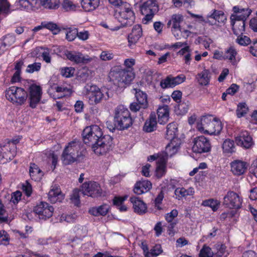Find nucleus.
I'll list each match as a JSON object with an SVG mask.
<instances>
[{"instance_id":"nucleus-1","label":"nucleus","mask_w":257,"mask_h":257,"mask_svg":"<svg viewBox=\"0 0 257 257\" xmlns=\"http://www.w3.org/2000/svg\"><path fill=\"white\" fill-rule=\"evenodd\" d=\"M82 136L84 143L91 146L92 151L97 155L104 154L111 149L112 138L103 136L101 128L97 125L86 127Z\"/></svg>"},{"instance_id":"nucleus-2","label":"nucleus","mask_w":257,"mask_h":257,"mask_svg":"<svg viewBox=\"0 0 257 257\" xmlns=\"http://www.w3.org/2000/svg\"><path fill=\"white\" fill-rule=\"evenodd\" d=\"M81 146L79 142L72 141L65 147L62 156L64 165H69L79 160L82 156Z\"/></svg>"},{"instance_id":"nucleus-3","label":"nucleus","mask_w":257,"mask_h":257,"mask_svg":"<svg viewBox=\"0 0 257 257\" xmlns=\"http://www.w3.org/2000/svg\"><path fill=\"white\" fill-rule=\"evenodd\" d=\"M114 123L119 130L128 128L133 124V119L128 109L124 105H119L114 109Z\"/></svg>"},{"instance_id":"nucleus-4","label":"nucleus","mask_w":257,"mask_h":257,"mask_svg":"<svg viewBox=\"0 0 257 257\" xmlns=\"http://www.w3.org/2000/svg\"><path fill=\"white\" fill-rule=\"evenodd\" d=\"M82 93L91 104H97L102 99H107L109 97L108 92L105 88L100 89L95 85H86Z\"/></svg>"},{"instance_id":"nucleus-5","label":"nucleus","mask_w":257,"mask_h":257,"mask_svg":"<svg viewBox=\"0 0 257 257\" xmlns=\"http://www.w3.org/2000/svg\"><path fill=\"white\" fill-rule=\"evenodd\" d=\"M114 16L122 26L131 25L135 20V13L131 5L123 3L117 7Z\"/></svg>"},{"instance_id":"nucleus-6","label":"nucleus","mask_w":257,"mask_h":257,"mask_svg":"<svg viewBox=\"0 0 257 257\" xmlns=\"http://www.w3.org/2000/svg\"><path fill=\"white\" fill-rule=\"evenodd\" d=\"M6 97L12 103L22 105L26 102L28 93L24 88L13 86L6 90Z\"/></svg>"},{"instance_id":"nucleus-7","label":"nucleus","mask_w":257,"mask_h":257,"mask_svg":"<svg viewBox=\"0 0 257 257\" xmlns=\"http://www.w3.org/2000/svg\"><path fill=\"white\" fill-rule=\"evenodd\" d=\"M143 1V0H141L143 4L141 7V11L145 16L143 19V22L147 24L152 20L154 14L158 11L159 8L155 0H148L145 2Z\"/></svg>"},{"instance_id":"nucleus-8","label":"nucleus","mask_w":257,"mask_h":257,"mask_svg":"<svg viewBox=\"0 0 257 257\" xmlns=\"http://www.w3.org/2000/svg\"><path fill=\"white\" fill-rule=\"evenodd\" d=\"M20 139L13 140L4 146L0 145V163L5 164L15 157L17 153L16 144Z\"/></svg>"},{"instance_id":"nucleus-9","label":"nucleus","mask_w":257,"mask_h":257,"mask_svg":"<svg viewBox=\"0 0 257 257\" xmlns=\"http://www.w3.org/2000/svg\"><path fill=\"white\" fill-rule=\"evenodd\" d=\"M226 20V16L223 11L213 9L207 15L206 24L218 27L224 24Z\"/></svg>"},{"instance_id":"nucleus-10","label":"nucleus","mask_w":257,"mask_h":257,"mask_svg":"<svg viewBox=\"0 0 257 257\" xmlns=\"http://www.w3.org/2000/svg\"><path fill=\"white\" fill-rule=\"evenodd\" d=\"M54 208L46 202H41L34 208L33 211L40 219L46 220L52 216Z\"/></svg>"},{"instance_id":"nucleus-11","label":"nucleus","mask_w":257,"mask_h":257,"mask_svg":"<svg viewBox=\"0 0 257 257\" xmlns=\"http://www.w3.org/2000/svg\"><path fill=\"white\" fill-rule=\"evenodd\" d=\"M192 151L196 153L209 152L211 150V144L209 140L203 136L196 137L193 141Z\"/></svg>"},{"instance_id":"nucleus-12","label":"nucleus","mask_w":257,"mask_h":257,"mask_svg":"<svg viewBox=\"0 0 257 257\" xmlns=\"http://www.w3.org/2000/svg\"><path fill=\"white\" fill-rule=\"evenodd\" d=\"M242 203L241 197L233 191L227 192L223 198V205L229 208H239L241 206Z\"/></svg>"},{"instance_id":"nucleus-13","label":"nucleus","mask_w":257,"mask_h":257,"mask_svg":"<svg viewBox=\"0 0 257 257\" xmlns=\"http://www.w3.org/2000/svg\"><path fill=\"white\" fill-rule=\"evenodd\" d=\"M82 193L88 196L96 197L101 195V189L99 185L94 181H87L81 186Z\"/></svg>"},{"instance_id":"nucleus-14","label":"nucleus","mask_w":257,"mask_h":257,"mask_svg":"<svg viewBox=\"0 0 257 257\" xmlns=\"http://www.w3.org/2000/svg\"><path fill=\"white\" fill-rule=\"evenodd\" d=\"M232 13L230 20H240L245 21L252 13V10L248 7H243L241 6H235L232 8Z\"/></svg>"},{"instance_id":"nucleus-15","label":"nucleus","mask_w":257,"mask_h":257,"mask_svg":"<svg viewBox=\"0 0 257 257\" xmlns=\"http://www.w3.org/2000/svg\"><path fill=\"white\" fill-rule=\"evenodd\" d=\"M42 94V89L40 86L32 84L29 88V94L28 96L30 100V106L32 108H35L39 103Z\"/></svg>"},{"instance_id":"nucleus-16","label":"nucleus","mask_w":257,"mask_h":257,"mask_svg":"<svg viewBox=\"0 0 257 257\" xmlns=\"http://www.w3.org/2000/svg\"><path fill=\"white\" fill-rule=\"evenodd\" d=\"M183 20L184 17L182 15L176 14L173 15L168 22V27H171L172 34L177 39H179L180 34H181L180 24Z\"/></svg>"},{"instance_id":"nucleus-17","label":"nucleus","mask_w":257,"mask_h":257,"mask_svg":"<svg viewBox=\"0 0 257 257\" xmlns=\"http://www.w3.org/2000/svg\"><path fill=\"white\" fill-rule=\"evenodd\" d=\"M66 58L75 64H86L93 60V58L88 55H84L79 51H67L65 53Z\"/></svg>"},{"instance_id":"nucleus-18","label":"nucleus","mask_w":257,"mask_h":257,"mask_svg":"<svg viewBox=\"0 0 257 257\" xmlns=\"http://www.w3.org/2000/svg\"><path fill=\"white\" fill-rule=\"evenodd\" d=\"M185 80L186 76L183 74H180L176 77L169 75L161 80L160 86L163 88H173L182 83Z\"/></svg>"},{"instance_id":"nucleus-19","label":"nucleus","mask_w":257,"mask_h":257,"mask_svg":"<svg viewBox=\"0 0 257 257\" xmlns=\"http://www.w3.org/2000/svg\"><path fill=\"white\" fill-rule=\"evenodd\" d=\"M235 140L238 146L246 149L251 148L254 144L251 137L246 131H241L235 138Z\"/></svg>"},{"instance_id":"nucleus-20","label":"nucleus","mask_w":257,"mask_h":257,"mask_svg":"<svg viewBox=\"0 0 257 257\" xmlns=\"http://www.w3.org/2000/svg\"><path fill=\"white\" fill-rule=\"evenodd\" d=\"M48 196L49 201L52 203L61 202L64 198V195L57 184L52 185Z\"/></svg>"},{"instance_id":"nucleus-21","label":"nucleus","mask_w":257,"mask_h":257,"mask_svg":"<svg viewBox=\"0 0 257 257\" xmlns=\"http://www.w3.org/2000/svg\"><path fill=\"white\" fill-rule=\"evenodd\" d=\"M16 5L18 9L27 11L40 7L39 0H17Z\"/></svg>"},{"instance_id":"nucleus-22","label":"nucleus","mask_w":257,"mask_h":257,"mask_svg":"<svg viewBox=\"0 0 257 257\" xmlns=\"http://www.w3.org/2000/svg\"><path fill=\"white\" fill-rule=\"evenodd\" d=\"M130 201L132 204L133 208L135 213L142 215L147 212V206L140 198L136 196L131 197Z\"/></svg>"},{"instance_id":"nucleus-23","label":"nucleus","mask_w":257,"mask_h":257,"mask_svg":"<svg viewBox=\"0 0 257 257\" xmlns=\"http://www.w3.org/2000/svg\"><path fill=\"white\" fill-rule=\"evenodd\" d=\"M248 166V164L246 162L239 160H234L230 163L231 172L237 176L243 174Z\"/></svg>"},{"instance_id":"nucleus-24","label":"nucleus","mask_w":257,"mask_h":257,"mask_svg":"<svg viewBox=\"0 0 257 257\" xmlns=\"http://www.w3.org/2000/svg\"><path fill=\"white\" fill-rule=\"evenodd\" d=\"M142 29L140 25L134 26L132 29V32L128 35L127 37L128 46L131 47L135 45L142 36Z\"/></svg>"},{"instance_id":"nucleus-25","label":"nucleus","mask_w":257,"mask_h":257,"mask_svg":"<svg viewBox=\"0 0 257 257\" xmlns=\"http://www.w3.org/2000/svg\"><path fill=\"white\" fill-rule=\"evenodd\" d=\"M170 141V143L166 147L165 152H163L164 156L167 158V160L168 157H171L177 153L182 143L181 139L174 140V141Z\"/></svg>"},{"instance_id":"nucleus-26","label":"nucleus","mask_w":257,"mask_h":257,"mask_svg":"<svg viewBox=\"0 0 257 257\" xmlns=\"http://www.w3.org/2000/svg\"><path fill=\"white\" fill-rule=\"evenodd\" d=\"M212 116H203L197 121V130L201 134L207 135L210 123L211 122Z\"/></svg>"},{"instance_id":"nucleus-27","label":"nucleus","mask_w":257,"mask_h":257,"mask_svg":"<svg viewBox=\"0 0 257 257\" xmlns=\"http://www.w3.org/2000/svg\"><path fill=\"white\" fill-rule=\"evenodd\" d=\"M152 186L150 181L146 180H141L135 184L134 192L136 194L141 195L148 192L152 188Z\"/></svg>"},{"instance_id":"nucleus-28","label":"nucleus","mask_w":257,"mask_h":257,"mask_svg":"<svg viewBox=\"0 0 257 257\" xmlns=\"http://www.w3.org/2000/svg\"><path fill=\"white\" fill-rule=\"evenodd\" d=\"M223 128V124L221 121L218 118L212 116L211 122L210 123V126L208 131V135L217 136L219 135Z\"/></svg>"},{"instance_id":"nucleus-29","label":"nucleus","mask_w":257,"mask_h":257,"mask_svg":"<svg viewBox=\"0 0 257 257\" xmlns=\"http://www.w3.org/2000/svg\"><path fill=\"white\" fill-rule=\"evenodd\" d=\"M122 74V69L119 66H115L111 68L108 77L114 84L119 85L121 84Z\"/></svg>"},{"instance_id":"nucleus-30","label":"nucleus","mask_w":257,"mask_h":257,"mask_svg":"<svg viewBox=\"0 0 257 257\" xmlns=\"http://www.w3.org/2000/svg\"><path fill=\"white\" fill-rule=\"evenodd\" d=\"M223 154L225 156H230L235 152V146L232 140L226 139L222 144Z\"/></svg>"},{"instance_id":"nucleus-31","label":"nucleus","mask_w":257,"mask_h":257,"mask_svg":"<svg viewBox=\"0 0 257 257\" xmlns=\"http://www.w3.org/2000/svg\"><path fill=\"white\" fill-rule=\"evenodd\" d=\"M195 193L194 189L193 187L185 188L184 187H178L175 190L176 197L179 200L188 196H192Z\"/></svg>"},{"instance_id":"nucleus-32","label":"nucleus","mask_w":257,"mask_h":257,"mask_svg":"<svg viewBox=\"0 0 257 257\" xmlns=\"http://www.w3.org/2000/svg\"><path fill=\"white\" fill-rule=\"evenodd\" d=\"M178 126L176 123H169L167 127L166 138L168 140L180 139L178 137Z\"/></svg>"},{"instance_id":"nucleus-33","label":"nucleus","mask_w":257,"mask_h":257,"mask_svg":"<svg viewBox=\"0 0 257 257\" xmlns=\"http://www.w3.org/2000/svg\"><path fill=\"white\" fill-rule=\"evenodd\" d=\"M128 198L127 195H125L123 196H115L113 199V204L116 208L121 212H126L128 210V207L124 204Z\"/></svg>"},{"instance_id":"nucleus-34","label":"nucleus","mask_w":257,"mask_h":257,"mask_svg":"<svg viewBox=\"0 0 257 257\" xmlns=\"http://www.w3.org/2000/svg\"><path fill=\"white\" fill-rule=\"evenodd\" d=\"M158 122L160 124H165L169 120V109L167 105L160 106L157 111Z\"/></svg>"},{"instance_id":"nucleus-35","label":"nucleus","mask_w":257,"mask_h":257,"mask_svg":"<svg viewBox=\"0 0 257 257\" xmlns=\"http://www.w3.org/2000/svg\"><path fill=\"white\" fill-rule=\"evenodd\" d=\"M237 52L232 47H230L225 51L224 59H228L233 65H236L239 61L237 57Z\"/></svg>"},{"instance_id":"nucleus-36","label":"nucleus","mask_w":257,"mask_h":257,"mask_svg":"<svg viewBox=\"0 0 257 257\" xmlns=\"http://www.w3.org/2000/svg\"><path fill=\"white\" fill-rule=\"evenodd\" d=\"M161 162L157 164V166L155 170V176L158 178H161L165 175L166 173V163L167 159L161 158L160 159Z\"/></svg>"},{"instance_id":"nucleus-37","label":"nucleus","mask_w":257,"mask_h":257,"mask_svg":"<svg viewBox=\"0 0 257 257\" xmlns=\"http://www.w3.org/2000/svg\"><path fill=\"white\" fill-rule=\"evenodd\" d=\"M133 91L138 103L142 107H147L148 104L147 94L140 89H134Z\"/></svg>"},{"instance_id":"nucleus-38","label":"nucleus","mask_w":257,"mask_h":257,"mask_svg":"<svg viewBox=\"0 0 257 257\" xmlns=\"http://www.w3.org/2000/svg\"><path fill=\"white\" fill-rule=\"evenodd\" d=\"M234 34L236 35L242 34L245 31V21L230 20Z\"/></svg>"},{"instance_id":"nucleus-39","label":"nucleus","mask_w":257,"mask_h":257,"mask_svg":"<svg viewBox=\"0 0 257 257\" xmlns=\"http://www.w3.org/2000/svg\"><path fill=\"white\" fill-rule=\"evenodd\" d=\"M157 121L155 113H151L149 118L146 120L144 126V131L146 132H152L156 129Z\"/></svg>"},{"instance_id":"nucleus-40","label":"nucleus","mask_w":257,"mask_h":257,"mask_svg":"<svg viewBox=\"0 0 257 257\" xmlns=\"http://www.w3.org/2000/svg\"><path fill=\"white\" fill-rule=\"evenodd\" d=\"M109 210V206L107 204H103L97 207H92L89 210V212L94 216H104Z\"/></svg>"},{"instance_id":"nucleus-41","label":"nucleus","mask_w":257,"mask_h":257,"mask_svg":"<svg viewBox=\"0 0 257 257\" xmlns=\"http://www.w3.org/2000/svg\"><path fill=\"white\" fill-rule=\"evenodd\" d=\"M30 175L33 180L38 181L42 179L43 172L37 165L32 164L30 168Z\"/></svg>"},{"instance_id":"nucleus-42","label":"nucleus","mask_w":257,"mask_h":257,"mask_svg":"<svg viewBox=\"0 0 257 257\" xmlns=\"http://www.w3.org/2000/svg\"><path fill=\"white\" fill-rule=\"evenodd\" d=\"M99 5V0H81L82 7L86 12L95 10Z\"/></svg>"},{"instance_id":"nucleus-43","label":"nucleus","mask_w":257,"mask_h":257,"mask_svg":"<svg viewBox=\"0 0 257 257\" xmlns=\"http://www.w3.org/2000/svg\"><path fill=\"white\" fill-rule=\"evenodd\" d=\"M210 77L209 71L204 69L197 75L196 78L200 85H207L209 83Z\"/></svg>"},{"instance_id":"nucleus-44","label":"nucleus","mask_w":257,"mask_h":257,"mask_svg":"<svg viewBox=\"0 0 257 257\" xmlns=\"http://www.w3.org/2000/svg\"><path fill=\"white\" fill-rule=\"evenodd\" d=\"M60 0H39V4L46 9H57L60 6Z\"/></svg>"},{"instance_id":"nucleus-45","label":"nucleus","mask_w":257,"mask_h":257,"mask_svg":"<svg viewBox=\"0 0 257 257\" xmlns=\"http://www.w3.org/2000/svg\"><path fill=\"white\" fill-rule=\"evenodd\" d=\"M122 78L121 81V84H130L135 78V74L133 69L131 70H126L122 69Z\"/></svg>"},{"instance_id":"nucleus-46","label":"nucleus","mask_w":257,"mask_h":257,"mask_svg":"<svg viewBox=\"0 0 257 257\" xmlns=\"http://www.w3.org/2000/svg\"><path fill=\"white\" fill-rule=\"evenodd\" d=\"M16 40V38L14 35L8 34L3 37L2 41L0 42L2 43L3 47L5 50L9 47L13 45Z\"/></svg>"},{"instance_id":"nucleus-47","label":"nucleus","mask_w":257,"mask_h":257,"mask_svg":"<svg viewBox=\"0 0 257 257\" xmlns=\"http://www.w3.org/2000/svg\"><path fill=\"white\" fill-rule=\"evenodd\" d=\"M11 12L10 3L7 0H0V18L5 17Z\"/></svg>"},{"instance_id":"nucleus-48","label":"nucleus","mask_w":257,"mask_h":257,"mask_svg":"<svg viewBox=\"0 0 257 257\" xmlns=\"http://www.w3.org/2000/svg\"><path fill=\"white\" fill-rule=\"evenodd\" d=\"M220 204V201L216 199H209L203 201L201 205L204 206L209 207L213 211H215L218 209Z\"/></svg>"},{"instance_id":"nucleus-49","label":"nucleus","mask_w":257,"mask_h":257,"mask_svg":"<svg viewBox=\"0 0 257 257\" xmlns=\"http://www.w3.org/2000/svg\"><path fill=\"white\" fill-rule=\"evenodd\" d=\"M54 89L56 92L60 93V94L58 96V98H61L69 95L71 94L72 92L70 88H68L63 85L55 86L54 87Z\"/></svg>"},{"instance_id":"nucleus-50","label":"nucleus","mask_w":257,"mask_h":257,"mask_svg":"<svg viewBox=\"0 0 257 257\" xmlns=\"http://www.w3.org/2000/svg\"><path fill=\"white\" fill-rule=\"evenodd\" d=\"M214 255V252L206 244L203 246L199 253V257H213Z\"/></svg>"},{"instance_id":"nucleus-51","label":"nucleus","mask_w":257,"mask_h":257,"mask_svg":"<svg viewBox=\"0 0 257 257\" xmlns=\"http://www.w3.org/2000/svg\"><path fill=\"white\" fill-rule=\"evenodd\" d=\"M163 251L160 244L155 245L150 250L146 253V257H156L160 254Z\"/></svg>"},{"instance_id":"nucleus-52","label":"nucleus","mask_w":257,"mask_h":257,"mask_svg":"<svg viewBox=\"0 0 257 257\" xmlns=\"http://www.w3.org/2000/svg\"><path fill=\"white\" fill-rule=\"evenodd\" d=\"M248 112V107L245 103H240L237 105L236 115L238 118L244 116Z\"/></svg>"},{"instance_id":"nucleus-53","label":"nucleus","mask_w":257,"mask_h":257,"mask_svg":"<svg viewBox=\"0 0 257 257\" xmlns=\"http://www.w3.org/2000/svg\"><path fill=\"white\" fill-rule=\"evenodd\" d=\"M178 214V211L176 209H173L170 212L167 213L165 215L166 221L169 223H171V228H173L176 224V222H173V220L174 218L177 216Z\"/></svg>"},{"instance_id":"nucleus-54","label":"nucleus","mask_w":257,"mask_h":257,"mask_svg":"<svg viewBox=\"0 0 257 257\" xmlns=\"http://www.w3.org/2000/svg\"><path fill=\"white\" fill-rule=\"evenodd\" d=\"M77 29L68 28L66 29V39L68 41H73L77 37Z\"/></svg>"},{"instance_id":"nucleus-55","label":"nucleus","mask_w":257,"mask_h":257,"mask_svg":"<svg viewBox=\"0 0 257 257\" xmlns=\"http://www.w3.org/2000/svg\"><path fill=\"white\" fill-rule=\"evenodd\" d=\"M44 27L51 31L53 34H57L60 32V28L56 24L51 22L45 21Z\"/></svg>"},{"instance_id":"nucleus-56","label":"nucleus","mask_w":257,"mask_h":257,"mask_svg":"<svg viewBox=\"0 0 257 257\" xmlns=\"http://www.w3.org/2000/svg\"><path fill=\"white\" fill-rule=\"evenodd\" d=\"M114 56V55L111 51L104 50L101 52L99 58L102 61H106L111 60Z\"/></svg>"},{"instance_id":"nucleus-57","label":"nucleus","mask_w":257,"mask_h":257,"mask_svg":"<svg viewBox=\"0 0 257 257\" xmlns=\"http://www.w3.org/2000/svg\"><path fill=\"white\" fill-rule=\"evenodd\" d=\"M62 6V8L66 11H74L77 7L76 5L70 0H64Z\"/></svg>"},{"instance_id":"nucleus-58","label":"nucleus","mask_w":257,"mask_h":257,"mask_svg":"<svg viewBox=\"0 0 257 257\" xmlns=\"http://www.w3.org/2000/svg\"><path fill=\"white\" fill-rule=\"evenodd\" d=\"M77 218V216L76 214H63L61 215L59 218L60 222H73Z\"/></svg>"},{"instance_id":"nucleus-59","label":"nucleus","mask_w":257,"mask_h":257,"mask_svg":"<svg viewBox=\"0 0 257 257\" xmlns=\"http://www.w3.org/2000/svg\"><path fill=\"white\" fill-rule=\"evenodd\" d=\"M75 69L72 67H63L60 69L61 74L66 78L71 77L73 76Z\"/></svg>"},{"instance_id":"nucleus-60","label":"nucleus","mask_w":257,"mask_h":257,"mask_svg":"<svg viewBox=\"0 0 257 257\" xmlns=\"http://www.w3.org/2000/svg\"><path fill=\"white\" fill-rule=\"evenodd\" d=\"M10 241V237L8 233L4 230L0 231V245H7Z\"/></svg>"},{"instance_id":"nucleus-61","label":"nucleus","mask_w":257,"mask_h":257,"mask_svg":"<svg viewBox=\"0 0 257 257\" xmlns=\"http://www.w3.org/2000/svg\"><path fill=\"white\" fill-rule=\"evenodd\" d=\"M41 67V64L40 63H34L31 64H29L27 66L26 72L29 73H33L35 72L39 71Z\"/></svg>"},{"instance_id":"nucleus-62","label":"nucleus","mask_w":257,"mask_h":257,"mask_svg":"<svg viewBox=\"0 0 257 257\" xmlns=\"http://www.w3.org/2000/svg\"><path fill=\"white\" fill-rule=\"evenodd\" d=\"M42 50V57L44 61L46 63H49L51 62V58L50 55V50L48 48H41Z\"/></svg>"},{"instance_id":"nucleus-63","label":"nucleus","mask_w":257,"mask_h":257,"mask_svg":"<svg viewBox=\"0 0 257 257\" xmlns=\"http://www.w3.org/2000/svg\"><path fill=\"white\" fill-rule=\"evenodd\" d=\"M237 37L236 39V42L241 46H246L250 44V40L249 37L243 36V35H240Z\"/></svg>"},{"instance_id":"nucleus-64","label":"nucleus","mask_w":257,"mask_h":257,"mask_svg":"<svg viewBox=\"0 0 257 257\" xmlns=\"http://www.w3.org/2000/svg\"><path fill=\"white\" fill-rule=\"evenodd\" d=\"M90 36V33L88 31L83 30L80 32L77 31V37L81 41H87Z\"/></svg>"}]
</instances>
